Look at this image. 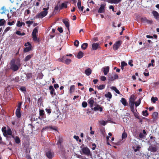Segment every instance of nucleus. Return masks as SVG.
I'll use <instances>...</instances> for the list:
<instances>
[{
    "label": "nucleus",
    "mask_w": 159,
    "mask_h": 159,
    "mask_svg": "<svg viewBox=\"0 0 159 159\" xmlns=\"http://www.w3.org/2000/svg\"><path fill=\"white\" fill-rule=\"evenodd\" d=\"M20 60H12L10 62V69L13 71H16L17 70L20 66Z\"/></svg>",
    "instance_id": "obj_1"
},
{
    "label": "nucleus",
    "mask_w": 159,
    "mask_h": 159,
    "mask_svg": "<svg viewBox=\"0 0 159 159\" xmlns=\"http://www.w3.org/2000/svg\"><path fill=\"white\" fill-rule=\"evenodd\" d=\"M158 148L156 144L153 145L151 143H150V145L148 150L151 152H155L157 151Z\"/></svg>",
    "instance_id": "obj_2"
},
{
    "label": "nucleus",
    "mask_w": 159,
    "mask_h": 159,
    "mask_svg": "<svg viewBox=\"0 0 159 159\" xmlns=\"http://www.w3.org/2000/svg\"><path fill=\"white\" fill-rule=\"evenodd\" d=\"M83 153L88 156L92 157V154L91 153L89 149L87 147H84L82 149Z\"/></svg>",
    "instance_id": "obj_3"
},
{
    "label": "nucleus",
    "mask_w": 159,
    "mask_h": 159,
    "mask_svg": "<svg viewBox=\"0 0 159 159\" xmlns=\"http://www.w3.org/2000/svg\"><path fill=\"white\" fill-rule=\"evenodd\" d=\"M48 13L47 11H42L39 14L35 16L36 18H42L47 15Z\"/></svg>",
    "instance_id": "obj_4"
},
{
    "label": "nucleus",
    "mask_w": 159,
    "mask_h": 159,
    "mask_svg": "<svg viewBox=\"0 0 159 159\" xmlns=\"http://www.w3.org/2000/svg\"><path fill=\"white\" fill-rule=\"evenodd\" d=\"M54 152L52 150H49L46 153L47 157L49 159L52 158L54 156Z\"/></svg>",
    "instance_id": "obj_5"
},
{
    "label": "nucleus",
    "mask_w": 159,
    "mask_h": 159,
    "mask_svg": "<svg viewBox=\"0 0 159 159\" xmlns=\"http://www.w3.org/2000/svg\"><path fill=\"white\" fill-rule=\"evenodd\" d=\"M121 44V42L120 41H118L113 45V48L114 50H117Z\"/></svg>",
    "instance_id": "obj_6"
},
{
    "label": "nucleus",
    "mask_w": 159,
    "mask_h": 159,
    "mask_svg": "<svg viewBox=\"0 0 159 159\" xmlns=\"http://www.w3.org/2000/svg\"><path fill=\"white\" fill-rule=\"evenodd\" d=\"M92 110H93L95 111L99 110L100 111L102 112V111L103 108L102 107H101L100 105L98 104H97L95 107L94 108H92Z\"/></svg>",
    "instance_id": "obj_7"
},
{
    "label": "nucleus",
    "mask_w": 159,
    "mask_h": 159,
    "mask_svg": "<svg viewBox=\"0 0 159 159\" xmlns=\"http://www.w3.org/2000/svg\"><path fill=\"white\" fill-rule=\"evenodd\" d=\"M108 78L109 80L110 81H113L115 80L118 78V76L117 74H115L114 76H112L111 75H109Z\"/></svg>",
    "instance_id": "obj_8"
},
{
    "label": "nucleus",
    "mask_w": 159,
    "mask_h": 159,
    "mask_svg": "<svg viewBox=\"0 0 159 159\" xmlns=\"http://www.w3.org/2000/svg\"><path fill=\"white\" fill-rule=\"evenodd\" d=\"M100 47L99 44L98 43H93L92 46V49L93 50H96L98 48H100Z\"/></svg>",
    "instance_id": "obj_9"
},
{
    "label": "nucleus",
    "mask_w": 159,
    "mask_h": 159,
    "mask_svg": "<svg viewBox=\"0 0 159 159\" xmlns=\"http://www.w3.org/2000/svg\"><path fill=\"white\" fill-rule=\"evenodd\" d=\"M105 5H104L103 4L101 5L98 11L99 13H102L104 12V8Z\"/></svg>",
    "instance_id": "obj_10"
},
{
    "label": "nucleus",
    "mask_w": 159,
    "mask_h": 159,
    "mask_svg": "<svg viewBox=\"0 0 159 159\" xmlns=\"http://www.w3.org/2000/svg\"><path fill=\"white\" fill-rule=\"evenodd\" d=\"M152 13L154 18L157 20H159V14L156 11H153Z\"/></svg>",
    "instance_id": "obj_11"
},
{
    "label": "nucleus",
    "mask_w": 159,
    "mask_h": 159,
    "mask_svg": "<svg viewBox=\"0 0 159 159\" xmlns=\"http://www.w3.org/2000/svg\"><path fill=\"white\" fill-rule=\"evenodd\" d=\"M49 89L50 90V93L51 95H56V93L54 92L55 90L52 86H50L49 87Z\"/></svg>",
    "instance_id": "obj_12"
},
{
    "label": "nucleus",
    "mask_w": 159,
    "mask_h": 159,
    "mask_svg": "<svg viewBox=\"0 0 159 159\" xmlns=\"http://www.w3.org/2000/svg\"><path fill=\"white\" fill-rule=\"evenodd\" d=\"M63 22L65 24L68 30L69 31L70 23L68 21L66 20H63Z\"/></svg>",
    "instance_id": "obj_13"
},
{
    "label": "nucleus",
    "mask_w": 159,
    "mask_h": 159,
    "mask_svg": "<svg viewBox=\"0 0 159 159\" xmlns=\"http://www.w3.org/2000/svg\"><path fill=\"white\" fill-rule=\"evenodd\" d=\"M88 103L90 105V107L93 108V104L94 102V100L92 98H90L88 100Z\"/></svg>",
    "instance_id": "obj_14"
},
{
    "label": "nucleus",
    "mask_w": 159,
    "mask_h": 159,
    "mask_svg": "<svg viewBox=\"0 0 159 159\" xmlns=\"http://www.w3.org/2000/svg\"><path fill=\"white\" fill-rule=\"evenodd\" d=\"M20 110L16 109V115L18 118H20L21 116Z\"/></svg>",
    "instance_id": "obj_15"
},
{
    "label": "nucleus",
    "mask_w": 159,
    "mask_h": 159,
    "mask_svg": "<svg viewBox=\"0 0 159 159\" xmlns=\"http://www.w3.org/2000/svg\"><path fill=\"white\" fill-rule=\"evenodd\" d=\"M122 1V0H109L108 1V2L111 3H118Z\"/></svg>",
    "instance_id": "obj_16"
},
{
    "label": "nucleus",
    "mask_w": 159,
    "mask_h": 159,
    "mask_svg": "<svg viewBox=\"0 0 159 159\" xmlns=\"http://www.w3.org/2000/svg\"><path fill=\"white\" fill-rule=\"evenodd\" d=\"M92 70L91 69L89 68L85 70V73L87 76L89 75L91 73Z\"/></svg>",
    "instance_id": "obj_17"
},
{
    "label": "nucleus",
    "mask_w": 159,
    "mask_h": 159,
    "mask_svg": "<svg viewBox=\"0 0 159 159\" xmlns=\"http://www.w3.org/2000/svg\"><path fill=\"white\" fill-rule=\"evenodd\" d=\"M66 58V56L65 55L61 57L58 59L57 61L59 62L64 63Z\"/></svg>",
    "instance_id": "obj_18"
},
{
    "label": "nucleus",
    "mask_w": 159,
    "mask_h": 159,
    "mask_svg": "<svg viewBox=\"0 0 159 159\" xmlns=\"http://www.w3.org/2000/svg\"><path fill=\"white\" fill-rule=\"evenodd\" d=\"M103 69L104 74L105 75H106L109 71V67L108 66H107L106 67L104 68Z\"/></svg>",
    "instance_id": "obj_19"
},
{
    "label": "nucleus",
    "mask_w": 159,
    "mask_h": 159,
    "mask_svg": "<svg viewBox=\"0 0 159 159\" xmlns=\"http://www.w3.org/2000/svg\"><path fill=\"white\" fill-rule=\"evenodd\" d=\"M67 3H62L61 6H60L59 8L60 10L62 9L63 8H66L67 7Z\"/></svg>",
    "instance_id": "obj_20"
},
{
    "label": "nucleus",
    "mask_w": 159,
    "mask_h": 159,
    "mask_svg": "<svg viewBox=\"0 0 159 159\" xmlns=\"http://www.w3.org/2000/svg\"><path fill=\"white\" fill-rule=\"evenodd\" d=\"M33 54H31L30 55H29L26 56L24 59V61H27L29 60H30V58L33 57Z\"/></svg>",
    "instance_id": "obj_21"
},
{
    "label": "nucleus",
    "mask_w": 159,
    "mask_h": 159,
    "mask_svg": "<svg viewBox=\"0 0 159 159\" xmlns=\"http://www.w3.org/2000/svg\"><path fill=\"white\" fill-rule=\"evenodd\" d=\"M84 55V53L81 51H80L78 52L76 57L79 59L81 58Z\"/></svg>",
    "instance_id": "obj_22"
},
{
    "label": "nucleus",
    "mask_w": 159,
    "mask_h": 159,
    "mask_svg": "<svg viewBox=\"0 0 159 159\" xmlns=\"http://www.w3.org/2000/svg\"><path fill=\"white\" fill-rule=\"evenodd\" d=\"M31 45L30 46L28 47H26L24 49V52H26L30 51L31 49Z\"/></svg>",
    "instance_id": "obj_23"
},
{
    "label": "nucleus",
    "mask_w": 159,
    "mask_h": 159,
    "mask_svg": "<svg viewBox=\"0 0 159 159\" xmlns=\"http://www.w3.org/2000/svg\"><path fill=\"white\" fill-rule=\"evenodd\" d=\"M121 102L125 106L127 105V101L125 98H122Z\"/></svg>",
    "instance_id": "obj_24"
},
{
    "label": "nucleus",
    "mask_w": 159,
    "mask_h": 159,
    "mask_svg": "<svg viewBox=\"0 0 159 159\" xmlns=\"http://www.w3.org/2000/svg\"><path fill=\"white\" fill-rule=\"evenodd\" d=\"M111 89L115 91V92L117 94H120V92L119 90L117 89L116 87L115 86H112L111 87Z\"/></svg>",
    "instance_id": "obj_25"
},
{
    "label": "nucleus",
    "mask_w": 159,
    "mask_h": 159,
    "mask_svg": "<svg viewBox=\"0 0 159 159\" xmlns=\"http://www.w3.org/2000/svg\"><path fill=\"white\" fill-rule=\"evenodd\" d=\"M38 30L37 27L35 28L33 30L32 35H36L38 33Z\"/></svg>",
    "instance_id": "obj_26"
},
{
    "label": "nucleus",
    "mask_w": 159,
    "mask_h": 159,
    "mask_svg": "<svg viewBox=\"0 0 159 159\" xmlns=\"http://www.w3.org/2000/svg\"><path fill=\"white\" fill-rule=\"evenodd\" d=\"M134 104H135L129 103V105L131 109V110L133 113H134Z\"/></svg>",
    "instance_id": "obj_27"
},
{
    "label": "nucleus",
    "mask_w": 159,
    "mask_h": 159,
    "mask_svg": "<svg viewBox=\"0 0 159 159\" xmlns=\"http://www.w3.org/2000/svg\"><path fill=\"white\" fill-rule=\"evenodd\" d=\"M105 96L106 98H108L109 99H110L111 98L112 95L110 92H108L107 93H106L105 94Z\"/></svg>",
    "instance_id": "obj_28"
},
{
    "label": "nucleus",
    "mask_w": 159,
    "mask_h": 159,
    "mask_svg": "<svg viewBox=\"0 0 159 159\" xmlns=\"http://www.w3.org/2000/svg\"><path fill=\"white\" fill-rule=\"evenodd\" d=\"M12 134V131L11 129L10 128L8 129L6 133V134H5V136L7 135H11Z\"/></svg>",
    "instance_id": "obj_29"
},
{
    "label": "nucleus",
    "mask_w": 159,
    "mask_h": 159,
    "mask_svg": "<svg viewBox=\"0 0 159 159\" xmlns=\"http://www.w3.org/2000/svg\"><path fill=\"white\" fill-rule=\"evenodd\" d=\"M15 143L17 144H19L20 142V140L18 136H16L14 138Z\"/></svg>",
    "instance_id": "obj_30"
},
{
    "label": "nucleus",
    "mask_w": 159,
    "mask_h": 159,
    "mask_svg": "<svg viewBox=\"0 0 159 159\" xmlns=\"http://www.w3.org/2000/svg\"><path fill=\"white\" fill-rule=\"evenodd\" d=\"M75 89V86L74 85H71L70 88V93H72V92H73Z\"/></svg>",
    "instance_id": "obj_31"
},
{
    "label": "nucleus",
    "mask_w": 159,
    "mask_h": 159,
    "mask_svg": "<svg viewBox=\"0 0 159 159\" xmlns=\"http://www.w3.org/2000/svg\"><path fill=\"white\" fill-rule=\"evenodd\" d=\"M88 46V44L87 43H83L81 45V48L84 50H85L86 49L87 47Z\"/></svg>",
    "instance_id": "obj_32"
},
{
    "label": "nucleus",
    "mask_w": 159,
    "mask_h": 159,
    "mask_svg": "<svg viewBox=\"0 0 159 159\" xmlns=\"http://www.w3.org/2000/svg\"><path fill=\"white\" fill-rule=\"evenodd\" d=\"M134 101L135 99L134 98V97H133L132 96H131L129 98V103L135 104Z\"/></svg>",
    "instance_id": "obj_33"
},
{
    "label": "nucleus",
    "mask_w": 159,
    "mask_h": 159,
    "mask_svg": "<svg viewBox=\"0 0 159 159\" xmlns=\"http://www.w3.org/2000/svg\"><path fill=\"white\" fill-rule=\"evenodd\" d=\"M149 141L150 142H151V143L156 142L155 140V138L152 136H151Z\"/></svg>",
    "instance_id": "obj_34"
},
{
    "label": "nucleus",
    "mask_w": 159,
    "mask_h": 159,
    "mask_svg": "<svg viewBox=\"0 0 159 159\" xmlns=\"http://www.w3.org/2000/svg\"><path fill=\"white\" fill-rule=\"evenodd\" d=\"M16 34L20 36H23L25 34V33L24 32L21 33V32L19 31H17L16 32Z\"/></svg>",
    "instance_id": "obj_35"
},
{
    "label": "nucleus",
    "mask_w": 159,
    "mask_h": 159,
    "mask_svg": "<svg viewBox=\"0 0 159 159\" xmlns=\"http://www.w3.org/2000/svg\"><path fill=\"white\" fill-rule=\"evenodd\" d=\"M5 22L6 21L4 19H0V26H3Z\"/></svg>",
    "instance_id": "obj_36"
},
{
    "label": "nucleus",
    "mask_w": 159,
    "mask_h": 159,
    "mask_svg": "<svg viewBox=\"0 0 159 159\" xmlns=\"http://www.w3.org/2000/svg\"><path fill=\"white\" fill-rule=\"evenodd\" d=\"M71 61V59L66 58L64 63L67 65H69Z\"/></svg>",
    "instance_id": "obj_37"
},
{
    "label": "nucleus",
    "mask_w": 159,
    "mask_h": 159,
    "mask_svg": "<svg viewBox=\"0 0 159 159\" xmlns=\"http://www.w3.org/2000/svg\"><path fill=\"white\" fill-rule=\"evenodd\" d=\"M158 115V112H155L152 114V117L154 119H156Z\"/></svg>",
    "instance_id": "obj_38"
},
{
    "label": "nucleus",
    "mask_w": 159,
    "mask_h": 159,
    "mask_svg": "<svg viewBox=\"0 0 159 159\" xmlns=\"http://www.w3.org/2000/svg\"><path fill=\"white\" fill-rule=\"evenodd\" d=\"M127 133L124 131V132L122 133V139H124L126 138L127 137Z\"/></svg>",
    "instance_id": "obj_39"
},
{
    "label": "nucleus",
    "mask_w": 159,
    "mask_h": 159,
    "mask_svg": "<svg viewBox=\"0 0 159 159\" xmlns=\"http://www.w3.org/2000/svg\"><path fill=\"white\" fill-rule=\"evenodd\" d=\"M143 115L145 116H147L148 115V113L147 110H145V111H142Z\"/></svg>",
    "instance_id": "obj_40"
},
{
    "label": "nucleus",
    "mask_w": 159,
    "mask_h": 159,
    "mask_svg": "<svg viewBox=\"0 0 159 159\" xmlns=\"http://www.w3.org/2000/svg\"><path fill=\"white\" fill-rule=\"evenodd\" d=\"M141 99L140 98H139L137 101V102H135V105L136 107H137L138 106L139 104H140L141 103Z\"/></svg>",
    "instance_id": "obj_41"
},
{
    "label": "nucleus",
    "mask_w": 159,
    "mask_h": 159,
    "mask_svg": "<svg viewBox=\"0 0 159 159\" xmlns=\"http://www.w3.org/2000/svg\"><path fill=\"white\" fill-rule=\"evenodd\" d=\"M2 130L4 136H5V134H6V131H7L6 127H2Z\"/></svg>",
    "instance_id": "obj_42"
},
{
    "label": "nucleus",
    "mask_w": 159,
    "mask_h": 159,
    "mask_svg": "<svg viewBox=\"0 0 159 159\" xmlns=\"http://www.w3.org/2000/svg\"><path fill=\"white\" fill-rule=\"evenodd\" d=\"M105 85L104 84H102L100 85H99L98 87V89L99 90H102L104 89L105 87Z\"/></svg>",
    "instance_id": "obj_43"
},
{
    "label": "nucleus",
    "mask_w": 159,
    "mask_h": 159,
    "mask_svg": "<svg viewBox=\"0 0 159 159\" xmlns=\"http://www.w3.org/2000/svg\"><path fill=\"white\" fill-rule=\"evenodd\" d=\"M19 77L18 76H17L15 78H14L13 79L11 80L12 81L14 80L15 82H18L20 80Z\"/></svg>",
    "instance_id": "obj_44"
},
{
    "label": "nucleus",
    "mask_w": 159,
    "mask_h": 159,
    "mask_svg": "<svg viewBox=\"0 0 159 159\" xmlns=\"http://www.w3.org/2000/svg\"><path fill=\"white\" fill-rule=\"evenodd\" d=\"M79 44V41L76 40L75 41L74 43V45L76 47H78Z\"/></svg>",
    "instance_id": "obj_45"
},
{
    "label": "nucleus",
    "mask_w": 159,
    "mask_h": 159,
    "mask_svg": "<svg viewBox=\"0 0 159 159\" xmlns=\"http://www.w3.org/2000/svg\"><path fill=\"white\" fill-rule=\"evenodd\" d=\"M17 26L18 27H20L22 26V22H21L20 21H18L16 24Z\"/></svg>",
    "instance_id": "obj_46"
},
{
    "label": "nucleus",
    "mask_w": 159,
    "mask_h": 159,
    "mask_svg": "<svg viewBox=\"0 0 159 159\" xmlns=\"http://www.w3.org/2000/svg\"><path fill=\"white\" fill-rule=\"evenodd\" d=\"M77 7L79 9H80L81 7L80 0H78V2L77 3Z\"/></svg>",
    "instance_id": "obj_47"
},
{
    "label": "nucleus",
    "mask_w": 159,
    "mask_h": 159,
    "mask_svg": "<svg viewBox=\"0 0 159 159\" xmlns=\"http://www.w3.org/2000/svg\"><path fill=\"white\" fill-rule=\"evenodd\" d=\"M34 22V21H30V20H28L26 21V23L27 24H28V26H30V25L32 24Z\"/></svg>",
    "instance_id": "obj_48"
},
{
    "label": "nucleus",
    "mask_w": 159,
    "mask_h": 159,
    "mask_svg": "<svg viewBox=\"0 0 159 159\" xmlns=\"http://www.w3.org/2000/svg\"><path fill=\"white\" fill-rule=\"evenodd\" d=\"M20 89L23 92H26V89L25 87L24 86H22L20 88Z\"/></svg>",
    "instance_id": "obj_49"
},
{
    "label": "nucleus",
    "mask_w": 159,
    "mask_h": 159,
    "mask_svg": "<svg viewBox=\"0 0 159 159\" xmlns=\"http://www.w3.org/2000/svg\"><path fill=\"white\" fill-rule=\"evenodd\" d=\"M157 100L158 98L157 97L155 98L154 97H152L151 98V101L153 103H155L156 102V101Z\"/></svg>",
    "instance_id": "obj_50"
},
{
    "label": "nucleus",
    "mask_w": 159,
    "mask_h": 159,
    "mask_svg": "<svg viewBox=\"0 0 159 159\" xmlns=\"http://www.w3.org/2000/svg\"><path fill=\"white\" fill-rule=\"evenodd\" d=\"M62 142V139H61L59 138L58 140H57V144L58 145H60L61 143Z\"/></svg>",
    "instance_id": "obj_51"
},
{
    "label": "nucleus",
    "mask_w": 159,
    "mask_h": 159,
    "mask_svg": "<svg viewBox=\"0 0 159 159\" xmlns=\"http://www.w3.org/2000/svg\"><path fill=\"white\" fill-rule=\"evenodd\" d=\"M44 115V111L43 110L41 109L39 110V115L40 116H43Z\"/></svg>",
    "instance_id": "obj_52"
},
{
    "label": "nucleus",
    "mask_w": 159,
    "mask_h": 159,
    "mask_svg": "<svg viewBox=\"0 0 159 159\" xmlns=\"http://www.w3.org/2000/svg\"><path fill=\"white\" fill-rule=\"evenodd\" d=\"M45 111L47 113L49 114H50L51 113L52 111V109H50V108H46L45 109Z\"/></svg>",
    "instance_id": "obj_53"
},
{
    "label": "nucleus",
    "mask_w": 159,
    "mask_h": 159,
    "mask_svg": "<svg viewBox=\"0 0 159 159\" xmlns=\"http://www.w3.org/2000/svg\"><path fill=\"white\" fill-rule=\"evenodd\" d=\"M11 28L10 27H7L5 29L3 32V34H5L6 33L7 31H9L10 29Z\"/></svg>",
    "instance_id": "obj_54"
},
{
    "label": "nucleus",
    "mask_w": 159,
    "mask_h": 159,
    "mask_svg": "<svg viewBox=\"0 0 159 159\" xmlns=\"http://www.w3.org/2000/svg\"><path fill=\"white\" fill-rule=\"evenodd\" d=\"M32 38L34 41H38L39 42V39H38L36 35H32Z\"/></svg>",
    "instance_id": "obj_55"
},
{
    "label": "nucleus",
    "mask_w": 159,
    "mask_h": 159,
    "mask_svg": "<svg viewBox=\"0 0 159 159\" xmlns=\"http://www.w3.org/2000/svg\"><path fill=\"white\" fill-rule=\"evenodd\" d=\"M22 104V102H19L18 103V104L17 106V108L16 109H19L20 110Z\"/></svg>",
    "instance_id": "obj_56"
},
{
    "label": "nucleus",
    "mask_w": 159,
    "mask_h": 159,
    "mask_svg": "<svg viewBox=\"0 0 159 159\" xmlns=\"http://www.w3.org/2000/svg\"><path fill=\"white\" fill-rule=\"evenodd\" d=\"M87 106V103L86 102H83L82 103V106L83 107L85 108Z\"/></svg>",
    "instance_id": "obj_57"
},
{
    "label": "nucleus",
    "mask_w": 159,
    "mask_h": 159,
    "mask_svg": "<svg viewBox=\"0 0 159 159\" xmlns=\"http://www.w3.org/2000/svg\"><path fill=\"white\" fill-rule=\"evenodd\" d=\"M148 20L145 17H143L141 19L142 21L144 23H147Z\"/></svg>",
    "instance_id": "obj_58"
},
{
    "label": "nucleus",
    "mask_w": 159,
    "mask_h": 159,
    "mask_svg": "<svg viewBox=\"0 0 159 159\" xmlns=\"http://www.w3.org/2000/svg\"><path fill=\"white\" fill-rule=\"evenodd\" d=\"M30 11L28 9L25 10V15H27L30 14Z\"/></svg>",
    "instance_id": "obj_59"
},
{
    "label": "nucleus",
    "mask_w": 159,
    "mask_h": 159,
    "mask_svg": "<svg viewBox=\"0 0 159 159\" xmlns=\"http://www.w3.org/2000/svg\"><path fill=\"white\" fill-rule=\"evenodd\" d=\"M127 65V64L125 61H122L121 63V65L122 66H125Z\"/></svg>",
    "instance_id": "obj_60"
},
{
    "label": "nucleus",
    "mask_w": 159,
    "mask_h": 159,
    "mask_svg": "<svg viewBox=\"0 0 159 159\" xmlns=\"http://www.w3.org/2000/svg\"><path fill=\"white\" fill-rule=\"evenodd\" d=\"M57 30L60 33H62L63 32V30L61 27H58L57 28Z\"/></svg>",
    "instance_id": "obj_61"
},
{
    "label": "nucleus",
    "mask_w": 159,
    "mask_h": 159,
    "mask_svg": "<svg viewBox=\"0 0 159 159\" xmlns=\"http://www.w3.org/2000/svg\"><path fill=\"white\" fill-rule=\"evenodd\" d=\"M134 114V116L137 118H138V119H140V118L139 116V115L137 114L136 112H135L134 111V113H133Z\"/></svg>",
    "instance_id": "obj_62"
},
{
    "label": "nucleus",
    "mask_w": 159,
    "mask_h": 159,
    "mask_svg": "<svg viewBox=\"0 0 159 159\" xmlns=\"http://www.w3.org/2000/svg\"><path fill=\"white\" fill-rule=\"evenodd\" d=\"M139 137L140 138L142 139L143 138L144 135L142 133H140L139 134Z\"/></svg>",
    "instance_id": "obj_63"
},
{
    "label": "nucleus",
    "mask_w": 159,
    "mask_h": 159,
    "mask_svg": "<svg viewBox=\"0 0 159 159\" xmlns=\"http://www.w3.org/2000/svg\"><path fill=\"white\" fill-rule=\"evenodd\" d=\"M26 157L27 159H32L31 157L30 156L29 154L26 155Z\"/></svg>",
    "instance_id": "obj_64"
}]
</instances>
